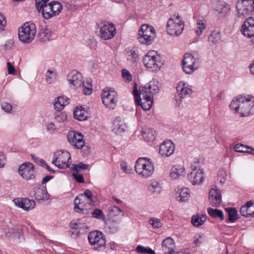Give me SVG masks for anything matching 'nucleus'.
Listing matches in <instances>:
<instances>
[{"instance_id":"obj_3","label":"nucleus","mask_w":254,"mask_h":254,"mask_svg":"<svg viewBox=\"0 0 254 254\" xmlns=\"http://www.w3.org/2000/svg\"><path fill=\"white\" fill-rule=\"evenodd\" d=\"M133 94L135 103L144 111L151 109L153 103V96L150 92H147L145 87H140L138 90L136 84H134Z\"/></svg>"},{"instance_id":"obj_44","label":"nucleus","mask_w":254,"mask_h":254,"mask_svg":"<svg viewBox=\"0 0 254 254\" xmlns=\"http://www.w3.org/2000/svg\"><path fill=\"white\" fill-rule=\"evenodd\" d=\"M206 27V24L202 20H199L195 28V32L197 35H200Z\"/></svg>"},{"instance_id":"obj_8","label":"nucleus","mask_w":254,"mask_h":254,"mask_svg":"<svg viewBox=\"0 0 254 254\" xmlns=\"http://www.w3.org/2000/svg\"><path fill=\"white\" fill-rule=\"evenodd\" d=\"M36 32V27L35 24L30 21L26 22L19 28V39L23 43H30L34 39Z\"/></svg>"},{"instance_id":"obj_12","label":"nucleus","mask_w":254,"mask_h":254,"mask_svg":"<svg viewBox=\"0 0 254 254\" xmlns=\"http://www.w3.org/2000/svg\"><path fill=\"white\" fill-rule=\"evenodd\" d=\"M102 99L103 104L110 109H114L118 100L117 93L110 88H105L103 90Z\"/></svg>"},{"instance_id":"obj_2","label":"nucleus","mask_w":254,"mask_h":254,"mask_svg":"<svg viewBox=\"0 0 254 254\" xmlns=\"http://www.w3.org/2000/svg\"><path fill=\"white\" fill-rule=\"evenodd\" d=\"M74 204V209L76 212L84 214H88L93 209L95 204L92 191L89 190H85L83 193L75 198Z\"/></svg>"},{"instance_id":"obj_40","label":"nucleus","mask_w":254,"mask_h":254,"mask_svg":"<svg viewBox=\"0 0 254 254\" xmlns=\"http://www.w3.org/2000/svg\"><path fill=\"white\" fill-rule=\"evenodd\" d=\"M190 197V192L189 190L187 188H183L181 190L179 195L177 197V199L180 201H186Z\"/></svg>"},{"instance_id":"obj_35","label":"nucleus","mask_w":254,"mask_h":254,"mask_svg":"<svg viewBox=\"0 0 254 254\" xmlns=\"http://www.w3.org/2000/svg\"><path fill=\"white\" fill-rule=\"evenodd\" d=\"M40 40L44 42L50 40L51 37V32L47 27H42L38 34Z\"/></svg>"},{"instance_id":"obj_38","label":"nucleus","mask_w":254,"mask_h":254,"mask_svg":"<svg viewBox=\"0 0 254 254\" xmlns=\"http://www.w3.org/2000/svg\"><path fill=\"white\" fill-rule=\"evenodd\" d=\"M207 212L212 217L219 218L221 220H223L224 219L223 213L220 210L208 208L207 209Z\"/></svg>"},{"instance_id":"obj_18","label":"nucleus","mask_w":254,"mask_h":254,"mask_svg":"<svg viewBox=\"0 0 254 254\" xmlns=\"http://www.w3.org/2000/svg\"><path fill=\"white\" fill-rule=\"evenodd\" d=\"M68 139L75 148L81 149L85 145V140L81 133L70 132L68 135Z\"/></svg>"},{"instance_id":"obj_25","label":"nucleus","mask_w":254,"mask_h":254,"mask_svg":"<svg viewBox=\"0 0 254 254\" xmlns=\"http://www.w3.org/2000/svg\"><path fill=\"white\" fill-rule=\"evenodd\" d=\"M162 247L165 254H179V253L175 250L176 245L174 241L170 237H168L163 241Z\"/></svg>"},{"instance_id":"obj_62","label":"nucleus","mask_w":254,"mask_h":254,"mask_svg":"<svg viewBox=\"0 0 254 254\" xmlns=\"http://www.w3.org/2000/svg\"><path fill=\"white\" fill-rule=\"evenodd\" d=\"M121 166H122V168L123 170L125 172H126L127 173H130L131 172V170L127 165H126V164H122Z\"/></svg>"},{"instance_id":"obj_37","label":"nucleus","mask_w":254,"mask_h":254,"mask_svg":"<svg viewBox=\"0 0 254 254\" xmlns=\"http://www.w3.org/2000/svg\"><path fill=\"white\" fill-rule=\"evenodd\" d=\"M234 150L238 152L254 154V149L241 144H237L234 147Z\"/></svg>"},{"instance_id":"obj_4","label":"nucleus","mask_w":254,"mask_h":254,"mask_svg":"<svg viewBox=\"0 0 254 254\" xmlns=\"http://www.w3.org/2000/svg\"><path fill=\"white\" fill-rule=\"evenodd\" d=\"M67 80L71 86L75 88H82L85 95H90L92 92V85L90 81L85 82L80 72L73 70L67 75Z\"/></svg>"},{"instance_id":"obj_49","label":"nucleus","mask_w":254,"mask_h":254,"mask_svg":"<svg viewBox=\"0 0 254 254\" xmlns=\"http://www.w3.org/2000/svg\"><path fill=\"white\" fill-rule=\"evenodd\" d=\"M149 224L154 228H159L162 227V223L161 221L156 218H152L149 221Z\"/></svg>"},{"instance_id":"obj_47","label":"nucleus","mask_w":254,"mask_h":254,"mask_svg":"<svg viewBox=\"0 0 254 254\" xmlns=\"http://www.w3.org/2000/svg\"><path fill=\"white\" fill-rule=\"evenodd\" d=\"M49 0H36V5L37 10L41 12V11L44 9L45 6H47Z\"/></svg>"},{"instance_id":"obj_20","label":"nucleus","mask_w":254,"mask_h":254,"mask_svg":"<svg viewBox=\"0 0 254 254\" xmlns=\"http://www.w3.org/2000/svg\"><path fill=\"white\" fill-rule=\"evenodd\" d=\"M16 206L25 211H29L35 206V202L27 198H16L13 200Z\"/></svg>"},{"instance_id":"obj_13","label":"nucleus","mask_w":254,"mask_h":254,"mask_svg":"<svg viewBox=\"0 0 254 254\" xmlns=\"http://www.w3.org/2000/svg\"><path fill=\"white\" fill-rule=\"evenodd\" d=\"M62 8V5L59 2L52 1L45 6L41 12L44 18L49 19L59 15Z\"/></svg>"},{"instance_id":"obj_5","label":"nucleus","mask_w":254,"mask_h":254,"mask_svg":"<svg viewBox=\"0 0 254 254\" xmlns=\"http://www.w3.org/2000/svg\"><path fill=\"white\" fill-rule=\"evenodd\" d=\"M185 21L182 16L179 14L173 15L167 22L166 32L173 37L180 36L185 28Z\"/></svg>"},{"instance_id":"obj_10","label":"nucleus","mask_w":254,"mask_h":254,"mask_svg":"<svg viewBox=\"0 0 254 254\" xmlns=\"http://www.w3.org/2000/svg\"><path fill=\"white\" fill-rule=\"evenodd\" d=\"M52 163L60 169H65L71 163L70 153L64 150H58L54 155Z\"/></svg>"},{"instance_id":"obj_45","label":"nucleus","mask_w":254,"mask_h":254,"mask_svg":"<svg viewBox=\"0 0 254 254\" xmlns=\"http://www.w3.org/2000/svg\"><path fill=\"white\" fill-rule=\"evenodd\" d=\"M128 57L129 60L133 62H136L139 59L138 51L135 49H132L128 52Z\"/></svg>"},{"instance_id":"obj_33","label":"nucleus","mask_w":254,"mask_h":254,"mask_svg":"<svg viewBox=\"0 0 254 254\" xmlns=\"http://www.w3.org/2000/svg\"><path fill=\"white\" fill-rule=\"evenodd\" d=\"M74 117L79 121L85 120L87 118V112L82 107H76L74 111Z\"/></svg>"},{"instance_id":"obj_28","label":"nucleus","mask_w":254,"mask_h":254,"mask_svg":"<svg viewBox=\"0 0 254 254\" xmlns=\"http://www.w3.org/2000/svg\"><path fill=\"white\" fill-rule=\"evenodd\" d=\"M177 90L182 96L189 95L192 92L191 86L183 81L179 83L177 86Z\"/></svg>"},{"instance_id":"obj_64","label":"nucleus","mask_w":254,"mask_h":254,"mask_svg":"<svg viewBox=\"0 0 254 254\" xmlns=\"http://www.w3.org/2000/svg\"><path fill=\"white\" fill-rule=\"evenodd\" d=\"M251 72L254 75V61L252 64L250 66Z\"/></svg>"},{"instance_id":"obj_54","label":"nucleus","mask_w":254,"mask_h":254,"mask_svg":"<svg viewBox=\"0 0 254 254\" xmlns=\"http://www.w3.org/2000/svg\"><path fill=\"white\" fill-rule=\"evenodd\" d=\"M73 176L74 179H76V181L80 183H83L84 182V180L83 175L80 174L79 172H73Z\"/></svg>"},{"instance_id":"obj_43","label":"nucleus","mask_w":254,"mask_h":254,"mask_svg":"<svg viewBox=\"0 0 254 254\" xmlns=\"http://www.w3.org/2000/svg\"><path fill=\"white\" fill-rule=\"evenodd\" d=\"M221 39V35L217 31H213L208 37V41L215 44L218 42Z\"/></svg>"},{"instance_id":"obj_41","label":"nucleus","mask_w":254,"mask_h":254,"mask_svg":"<svg viewBox=\"0 0 254 254\" xmlns=\"http://www.w3.org/2000/svg\"><path fill=\"white\" fill-rule=\"evenodd\" d=\"M225 210L228 213L229 222L233 223L237 219V211L235 208H226Z\"/></svg>"},{"instance_id":"obj_9","label":"nucleus","mask_w":254,"mask_h":254,"mask_svg":"<svg viewBox=\"0 0 254 254\" xmlns=\"http://www.w3.org/2000/svg\"><path fill=\"white\" fill-rule=\"evenodd\" d=\"M156 36L155 29L152 26L143 24L141 26L138 33L139 41L143 44L150 45Z\"/></svg>"},{"instance_id":"obj_42","label":"nucleus","mask_w":254,"mask_h":254,"mask_svg":"<svg viewBox=\"0 0 254 254\" xmlns=\"http://www.w3.org/2000/svg\"><path fill=\"white\" fill-rule=\"evenodd\" d=\"M92 216L93 218H96L97 219H99L102 221H105L106 216L103 211L100 209H95L91 213Z\"/></svg>"},{"instance_id":"obj_14","label":"nucleus","mask_w":254,"mask_h":254,"mask_svg":"<svg viewBox=\"0 0 254 254\" xmlns=\"http://www.w3.org/2000/svg\"><path fill=\"white\" fill-rule=\"evenodd\" d=\"M99 26L100 27V38L103 40L111 39L116 34V28L113 23L104 21L101 22Z\"/></svg>"},{"instance_id":"obj_48","label":"nucleus","mask_w":254,"mask_h":254,"mask_svg":"<svg viewBox=\"0 0 254 254\" xmlns=\"http://www.w3.org/2000/svg\"><path fill=\"white\" fill-rule=\"evenodd\" d=\"M203 161L199 158H194L191 164V170L202 169Z\"/></svg>"},{"instance_id":"obj_32","label":"nucleus","mask_w":254,"mask_h":254,"mask_svg":"<svg viewBox=\"0 0 254 254\" xmlns=\"http://www.w3.org/2000/svg\"><path fill=\"white\" fill-rule=\"evenodd\" d=\"M68 99L66 97L61 96L55 99L54 103L55 108L58 111L62 110L64 107L68 104Z\"/></svg>"},{"instance_id":"obj_46","label":"nucleus","mask_w":254,"mask_h":254,"mask_svg":"<svg viewBox=\"0 0 254 254\" xmlns=\"http://www.w3.org/2000/svg\"><path fill=\"white\" fill-rule=\"evenodd\" d=\"M149 190L152 193H158L161 191V187L157 182H153L149 187Z\"/></svg>"},{"instance_id":"obj_55","label":"nucleus","mask_w":254,"mask_h":254,"mask_svg":"<svg viewBox=\"0 0 254 254\" xmlns=\"http://www.w3.org/2000/svg\"><path fill=\"white\" fill-rule=\"evenodd\" d=\"M226 174L223 171H221L219 172L218 176V180L221 184L224 183L226 181Z\"/></svg>"},{"instance_id":"obj_15","label":"nucleus","mask_w":254,"mask_h":254,"mask_svg":"<svg viewBox=\"0 0 254 254\" xmlns=\"http://www.w3.org/2000/svg\"><path fill=\"white\" fill-rule=\"evenodd\" d=\"M183 70L187 74H190L198 67L197 59L191 54L184 55L182 62Z\"/></svg>"},{"instance_id":"obj_39","label":"nucleus","mask_w":254,"mask_h":254,"mask_svg":"<svg viewBox=\"0 0 254 254\" xmlns=\"http://www.w3.org/2000/svg\"><path fill=\"white\" fill-rule=\"evenodd\" d=\"M206 219V217L203 215L193 216L191 218V223L194 226L199 227L204 224Z\"/></svg>"},{"instance_id":"obj_16","label":"nucleus","mask_w":254,"mask_h":254,"mask_svg":"<svg viewBox=\"0 0 254 254\" xmlns=\"http://www.w3.org/2000/svg\"><path fill=\"white\" fill-rule=\"evenodd\" d=\"M252 3V0H238L236 7L238 16L246 17L253 11Z\"/></svg>"},{"instance_id":"obj_52","label":"nucleus","mask_w":254,"mask_h":254,"mask_svg":"<svg viewBox=\"0 0 254 254\" xmlns=\"http://www.w3.org/2000/svg\"><path fill=\"white\" fill-rule=\"evenodd\" d=\"M66 115L63 112H60L57 113L55 117L56 121L59 123H62L66 120Z\"/></svg>"},{"instance_id":"obj_56","label":"nucleus","mask_w":254,"mask_h":254,"mask_svg":"<svg viewBox=\"0 0 254 254\" xmlns=\"http://www.w3.org/2000/svg\"><path fill=\"white\" fill-rule=\"evenodd\" d=\"M6 163V158L5 155L1 152H0V168H3Z\"/></svg>"},{"instance_id":"obj_7","label":"nucleus","mask_w":254,"mask_h":254,"mask_svg":"<svg viewBox=\"0 0 254 254\" xmlns=\"http://www.w3.org/2000/svg\"><path fill=\"white\" fill-rule=\"evenodd\" d=\"M135 170L136 173L141 177L147 178L153 174L154 168L151 159L141 157L136 161Z\"/></svg>"},{"instance_id":"obj_59","label":"nucleus","mask_w":254,"mask_h":254,"mask_svg":"<svg viewBox=\"0 0 254 254\" xmlns=\"http://www.w3.org/2000/svg\"><path fill=\"white\" fill-rule=\"evenodd\" d=\"M7 67L8 73L9 74H14L15 73V68L10 62L7 63Z\"/></svg>"},{"instance_id":"obj_63","label":"nucleus","mask_w":254,"mask_h":254,"mask_svg":"<svg viewBox=\"0 0 254 254\" xmlns=\"http://www.w3.org/2000/svg\"><path fill=\"white\" fill-rule=\"evenodd\" d=\"M145 254H156L155 252L150 248H147Z\"/></svg>"},{"instance_id":"obj_24","label":"nucleus","mask_w":254,"mask_h":254,"mask_svg":"<svg viewBox=\"0 0 254 254\" xmlns=\"http://www.w3.org/2000/svg\"><path fill=\"white\" fill-rule=\"evenodd\" d=\"M188 178L193 185H200L204 179L203 171L202 169L192 170Z\"/></svg>"},{"instance_id":"obj_50","label":"nucleus","mask_w":254,"mask_h":254,"mask_svg":"<svg viewBox=\"0 0 254 254\" xmlns=\"http://www.w3.org/2000/svg\"><path fill=\"white\" fill-rule=\"evenodd\" d=\"M122 77L124 81L127 82H130L132 78L130 72L126 69L122 70Z\"/></svg>"},{"instance_id":"obj_30","label":"nucleus","mask_w":254,"mask_h":254,"mask_svg":"<svg viewBox=\"0 0 254 254\" xmlns=\"http://www.w3.org/2000/svg\"><path fill=\"white\" fill-rule=\"evenodd\" d=\"M113 126V130L114 132L118 134H122L126 131L127 128L126 124L118 119H117L114 121Z\"/></svg>"},{"instance_id":"obj_53","label":"nucleus","mask_w":254,"mask_h":254,"mask_svg":"<svg viewBox=\"0 0 254 254\" xmlns=\"http://www.w3.org/2000/svg\"><path fill=\"white\" fill-rule=\"evenodd\" d=\"M6 25V18L2 13L0 12V31L4 30Z\"/></svg>"},{"instance_id":"obj_58","label":"nucleus","mask_w":254,"mask_h":254,"mask_svg":"<svg viewBox=\"0 0 254 254\" xmlns=\"http://www.w3.org/2000/svg\"><path fill=\"white\" fill-rule=\"evenodd\" d=\"M80 223L79 220L72 221L70 223V227L72 229H78L81 227L80 226Z\"/></svg>"},{"instance_id":"obj_36","label":"nucleus","mask_w":254,"mask_h":254,"mask_svg":"<svg viewBox=\"0 0 254 254\" xmlns=\"http://www.w3.org/2000/svg\"><path fill=\"white\" fill-rule=\"evenodd\" d=\"M35 197L37 200H47L48 195L47 190L44 188H37L35 190Z\"/></svg>"},{"instance_id":"obj_22","label":"nucleus","mask_w":254,"mask_h":254,"mask_svg":"<svg viewBox=\"0 0 254 254\" xmlns=\"http://www.w3.org/2000/svg\"><path fill=\"white\" fill-rule=\"evenodd\" d=\"M175 148V145L171 141L166 140L161 144L159 153L163 157H169L173 154Z\"/></svg>"},{"instance_id":"obj_27","label":"nucleus","mask_w":254,"mask_h":254,"mask_svg":"<svg viewBox=\"0 0 254 254\" xmlns=\"http://www.w3.org/2000/svg\"><path fill=\"white\" fill-rule=\"evenodd\" d=\"M241 215L245 217L254 216V202L248 201L240 209Z\"/></svg>"},{"instance_id":"obj_1","label":"nucleus","mask_w":254,"mask_h":254,"mask_svg":"<svg viewBox=\"0 0 254 254\" xmlns=\"http://www.w3.org/2000/svg\"><path fill=\"white\" fill-rule=\"evenodd\" d=\"M254 106V97L250 95H241L234 99L230 105L232 110L241 117L249 116L252 107Z\"/></svg>"},{"instance_id":"obj_60","label":"nucleus","mask_w":254,"mask_h":254,"mask_svg":"<svg viewBox=\"0 0 254 254\" xmlns=\"http://www.w3.org/2000/svg\"><path fill=\"white\" fill-rule=\"evenodd\" d=\"M147 248H145L142 246L138 245L136 248V251L138 254H144L145 253Z\"/></svg>"},{"instance_id":"obj_61","label":"nucleus","mask_w":254,"mask_h":254,"mask_svg":"<svg viewBox=\"0 0 254 254\" xmlns=\"http://www.w3.org/2000/svg\"><path fill=\"white\" fill-rule=\"evenodd\" d=\"M47 128L50 132H54L56 129L55 125L52 123H50L47 125Z\"/></svg>"},{"instance_id":"obj_19","label":"nucleus","mask_w":254,"mask_h":254,"mask_svg":"<svg viewBox=\"0 0 254 254\" xmlns=\"http://www.w3.org/2000/svg\"><path fill=\"white\" fill-rule=\"evenodd\" d=\"M186 174V169L183 164H176L171 167L169 177L172 180H179L184 177Z\"/></svg>"},{"instance_id":"obj_6","label":"nucleus","mask_w":254,"mask_h":254,"mask_svg":"<svg viewBox=\"0 0 254 254\" xmlns=\"http://www.w3.org/2000/svg\"><path fill=\"white\" fill-rule=\"evenodd\" d=\"M143 65L148 70L157 71L163 65L160 55L155 51L148 52L142 59Z\"/></svg>"},{"instance_id":"obj_17","label":"nucleus","mask_w":254,"mask_h":254,"mask_svg":"<svg viewBox=\"0 0 254 254\" xmlns=\"http://www.w3.org/2000/svg\"><path fill=\"white\" fill-rule=\"evenodd\" d=\"M18 173L26 180L34 178V166L29 162L23 163L18 168Z\"/></svg>"},{"instance_id":"obj_31","label":"nucleus","mask_w":254,"mask_h":254,"mask_svg":"<svg viewBox=\"0 0 254 254\" xmlns=\"http://www.w3.org/2000/svg\"><path fill=\"white\" fill-rule=\"evenodd\" d=\"M214 9L220 14H225L229 10L228 4L223 1H217L214 4Z\"/></svg>"},{"instance_id":"obj_21","label":"nucleus","mask_w":254,"mask_h":254,"mask_svg":"<svg viewBox=\"0 0 254 254\" xmlns=\"http://www.w3.org/2000/svg\"><path fill=\"white\" fill-rule=\"evenodd\" d=\"M241 31L243 34L248 38L254 36V18L250 17L243 23Z\"/></svg>"},{"instance_id":"obj_34","label":"nucleus","mask_w":254,"mask_h":254,"mask_svg":"<svg viewBox=\"0 0 254 254\" xmlns=\"http://www.w3.org/2000/svg\"><path fill=\"white\" fill-rule=\"evenodd\" d=\"M142 136L146 141H152L155 138L156 132L152 128H145L142 130Z\"/></svg>"},{"instance_id":"obj_51","label":"nucleus","mask_w":254,"mask_h":254,"mask_svg":"<svg viewBox=\"0 0 254 254\" xmlns=\"http://www.w3.org/2000/svg\"><path fill=\"white\" fill-rule=\"evenodd\" d=\"M88 168V165L84 164L83 163L80 162L77 165H73L72 167V170L73 172H79L81 169L85 170Z\"/></svg>"},{"instance_id":"obj_29","label":"nucleus","mask_w":254,"mask_h":254,"mask_svg":"<svg viewBox=\"0 0 254 254\" xmlns=\"http://www.w3.org/2000/svg\"><path fill=\"white\" fill-rule=\"evenodd\" d=\"M161 84L156 79H153L150 81L147 84V86H142L147 89V92H150L151 95L153 96V94H156L158 92Z\"/></svg>"},{"instance_id":"obj_57","label":"nucleus","mask_w":254,"mask_h":254,"mask_svg":"<svg viewBox=\"0 0 254 254\" xmlns=\"http://www.w3.org/2000/svg\"><path fill=\"white\" fill-rule=\"evenodd\" d=\"M1 108L5 112H9L11 110H12V106L7 103V102H4V103H2L1 105Z\"/></svg>"},{"instance_id":"obj_23","label":"nucleus","mask_w":254,"mask_h":254,"mask_svg":"<svg viewBox=\"0 0 254 254\" xmlns=\"http://www.w3.org/2000/svg\"><path fill=\"white\" fill-rule=\"evenodd\" d=\"M109 221L112 223L118 224L121 221L124 213L120 208L116 206L110 207L108 209Z\"/></svg>"},{"instance_id":"obj_11","label":"nucleus","mask_w":254,"mask_h":254,"mask_svg":"<svg viewBox=\"0 0 254 254\" xmlns=\"http://www.w3.org/2000/svg\"><path fill=\"white\" fill-rule=\"evenodd\" d=\"M88 240L94 250H100L105 247L106 245L105 236L99 231L90 232L88 235Z\"/></svg>"},{"instance_id":"obj_26","label":"nucleus","mask_w":254,"mask_h":254,"mask_svg":"<svg viewBox=\"0 0 254 254\" xmlns=\"http://www.w3.org/2000/svg\"><path fill=\"white\" fill-rule=\"evenodd\" d=\"M209 201L213 206H219L221 202V191L219 189L212 188L209 191Z\"/></svg>"}]
</instances>
